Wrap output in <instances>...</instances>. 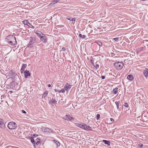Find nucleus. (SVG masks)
I'll return each mask as SVG.
<instances>
[{"label":"nucleus","mask_w":148,"mask_h":148,"mask_svg":"<svg viewBox=\"0 0 148 148\" xmlns=\"http://www.w3.org/2000/svg\"><path fill=\"white\" fill-rule=\"evenodd\" d=\"M5 41L8 44L14 46L17 43L16 37L12 35H9L5 38Z\"/></svg>","instance_id":"f257e3e1"},{"label":"nucleus","mask_w":148,"mask_h":148,"mask_svg":"<svg viewBox=\"0 0 148 148\" xmlns=\"http://www.w3.org/2000/svg\"><path fill=\"white\" fill-rule=\"evenodd\" d=\"M39 42V40L36 37H30L28 47L30 48L32 47H33V45L35 43H38Z\"/></svg>","instance_id":"f03ea898"},{"label":"nucleus","mask_w":148,"mask_h":148,"mask_svg":"<svg viewBox=\"0 0 148 148\" xmlns=\"http://www.w3.org/2000/svg\"><path fill=\"white\" fill-rule=\"evenodd\" d=\"M114 66L117 70H120L123 68L124 63L122 62H118L114 63Z\"/></svg>","instance_id":"7ed1b4c3"},{"label":"nucleus","mask_w":148,"mask_h":148,"mask_svg":"<svg viewBox=\"0 0 148 148\" xmlns=\"http://www.w3.org/2000/svg\"><path fill=\"white\" fill-rule=\"evenodd\" d=\"M7 127L10 130H15L17 128V125L14 122H10L8 124Z\"/></svg>","instance_id":"20e7f679"},{"label":"nucleus","mask_w":148,"mask_h":148,"mask_svg":"<svg viewBox=\"0 0 148 148\" xmlns=\"http://www.w3.org/2000/svg\"><path fill=\"white\" fill-rule=\"evenodd\" d=\"M40 41L43 43H46L47 42V37L46 36V35L43 34L40 37Z\"/></svg>","instance_id":"39448f33"},{"label":"nucleus","mask_w":148,"mask_h":148,"mask_svg":"<svg viewBox=\"0 0 148 148\" xmlns=\"http://www.w3.org/2000/svg\"><path fill=\"white\" fill-rule=\"evenodd\" d=\"M7 74L8 76L10 77H14L16 75V74L15 72H14L12 70H10L8 71Z\"/></svg>","instance_id":"423d86ee"},{"label":"nucleus","mask_w":148,"mask_h":148,"mask_svg":"<svg viewBox=\"0 0 148 148\" xmlns=\"http://www.w3.org/2000/svg\"><path fill=\"white\" fill-rule=\"evenodd\" d=\"M63 119L67 121H71L74 120V118L72 117L69 115H66L65 116H63Z\"/></svg>","instance_id":"0eeeda50"},{"label":"nucleus","mask_w":148,"mask_h":148,"mask_svg":"<svg viewBox=\"0 0 148 148\" xmlns=\"http://www.w3.org/2000/svg\"><path fill=\"white\" fill-rule=\"evenodd\" d=\"M42 131L43 132L48 133H51L52 131V130L50 128L46 127H43L42 128Z\"/></svg>","instance_id":"6e6552de"},{"label":"nucleus","mask_w":148,"mask_h":148,"mask_svg":"<svg viewBox=\"0 0 148 148\" xmlns=\"http://www.w3.org/2000/svg\"><path fill=\"white\" fill-rule=\"evenodd\" d=\"M6 122H5L2 119H0V127L4 128L5 127Z\"/></svg>","instance_id":"1a4fd4ad"},{"label":"nucleus","mask_w":148,"mask_h":148,"mask_svg":"<svg viewBox=\"0 0 148 148\" xmlns=\"http://www.w3.org/2000/svg\"><path fill=\"white\" fill-rule=\"evenodd\" d=\"M23 73H24V77L25 78H27L31 76V73L29 71L25 70Z\"/></svg>","instance_id":"9d476101"},{"label":"nucleus","mask_w":148,"mask_h":148,"mask_svg":"<svg viewBox=\"0 0 148 148\" xmlns=\"http://www.w3.org/2000/svg\"><path fill=\"white\" fill-rule=\"evenodd\" d=\"M72 85L69 84L68 83L66 84L64 86V89L66 91H68V90H69L71 87Z\"/></svg>","instance_id":"9b49d317"},{"label":"nucleus","mask_w":148,"mask_h":148,"mask_svg":"<svg viewBox=\"0 0 148 148\" xmlns=\"http://www.w3.org/2000/svg\"><path fill=\"white\" fill-rule=\"evenodd\" d=\"M34 32L39 37L43 34L41 31L38 30L36 29V28L34 29Z\"/></svg>","instance_id":"f8f14e48"},{"label":"nucleus","mask_w":148,"mask_h":148,"mask_svg":"<svg viewBox=\"0 0 148 148\" xmlns=\"http://www.w3.org/2000/svg\"><path fill=\"white\" fill-rule=\"evenodd\" d=\"M143 74L144 76L146 77L147 78L148 76V69L147 68H145V70L143 71Z\"/></svg>","instance_id":"ddd939ff"},{"label":"nucleus","mask_w":148,"mask_h":148,"mask_svg":"<svg viewBox=\"0 0 148 148\" xmlns=\"http://www.w3.org/2000/svg\"><path fill=\"white\" fill-rule=\"evenodd\" d=\"M27 65L26 64H23L22 65L21 71V73H23V72L25 71V68L26 67Z\"/></svg>","instance_id":"4468645a"},{"label":"nucleus","mask_w":148,"mask_h":148,"mask_svg":"<svg viewBox=\"0 0 148 148\" xmlns=\"http://www.w3.org/2000/svg\"><path fill=\"white\" fill-rule=\"evenodd\" d=\"M127 79L130 81H132L133 80L134 78L133 75H130L127 76Z\"/></svg>","instance_id":"2eb2a0df"},{"label":"nucleus","mask_w":148,"mask_h":148,"mask_svg":"<svg viewBox=\"0 0 148 148\" xmlns=\"http://www.w3.org/2000/svg\"><path fill=\"white\" fill-rule=\"evenodd\" d=\"M15 83L14 82H12L9 85L10 88H12L15 87Z\"/></svg>","instance_id":"dca6fc26"},{"label":"nucleus","mask_w":148,"mask_h":148,"mask_svg":"<svg viewBox=\"0 0 148 148\" xmlns=\"http://www.w3.org/2000/svg\"><path fill=\"white\" fill-rule=\"evenodd\" d=\"M34 138V137H32L31 136H29V138L31 140V143L34 145H34L35 144V142Z\"/></svg>","instance_id":"f3484780"},{"label":"nucleus","mask_w":148,"mask_h":148,"mask_svg":"<svg viewBox=\"0 0 148 148\" xmlns=\"http://www.w3.org/2000/svg\"><path fill=\"white\" fill-rule=\"evenodd\" d=\"M95 67H94V69L96 70L97 69H98L99 67V62L97 61L95 63Z\"/></svg>","instance_id":"a211bd4d"},{"label":"nucleus","mask_w":148,"mask_h":148,"mask_svg":"<svg viewBox=\"0 0 148 148\" xmlns=\"http://www.w3.org/2000/svg\"><path fill=\"white\" fill-rule=\"evenodd\" d=\"M103 142L106 145H107L108 146H110V141H108L107 140H103Z\"/></svg>","instance_id":"6ab92c4d"},{"label":"nucleus","mask_w":148,"mask_h":148,"mask_svg":"<svg viewBox=\"0 0 148 148\" xmlns=\"http://www.w3.org/2000/svg\"><path fill=\"white\" fill-rule=\"evenodd\" d=\"M23 23L24 25H26L29 26V25H30L28 20H25L23 21Z\"/></svg>","instance_id":"aec40b11"},{"label":"nucleus","mask_w":148,"mask_h":148,"mask_svg":"<svg viewBox=\"0 0 148 148\" xmlns=\"http://www.w3.org/2000/svg\"><path fill=\"white\" fill-rule=\"evenodd\" d=\"M35 144L36 145H39L40 143V139L39 138H37L36 140H35Z\"/></svg>","instance_id":"412c9836"},{"label":"nucleus","mask_w":148,"mask_h":148,"mask_svg":"<svg viewBox=\"0 0 148 148\" xmlns=\"http://www.w3.org/2000/svg\"><path fill=\"white\" fill-rule=\"evenodd\" d=\"M118 88L117 87H116L114 88L112 90V92L114 94H116L118 92Z\"/></svg>","instance_id":"4be33fe9"},{"label":"nucleus","mask_w":148,"mask_h":148,"mask_svg":"<svg viewBox=\"0 0 148 148\" xmlns=\"http://www.w3.org/2000/svg\"><path fill=\"white\" fill-rule=\"evenodd\" d=\"M49 103H53L55 104L56 103V102L55 99L52 98L51 101L49 102Z\"/></svg>","instance_id":"5701e85b"},{"label":"nucleus","mask_w":148,"mask_h":148,"mask_svg":"<svg viewBox=\"0 0 148 148\" xmlns=\"http://www.w3.org/2000/svg\"><path fill=\"white\" fill-rule=\"evenodd\" d=\"M67 19L71 21L73 23H74L75 21V18H67Z\"/></svg>","instance_id":"b1692460"},{"label":"nucleus","mask_w":148,"mask_h":148,"mask_svg":"<svg viewBox=\"0 0 148 148\" xmlns=\"http://www.w3.org/2000/svg\"><path fill=\"white\" fill-rule=\"evenodd\" d=\"M79 36L80 38H82L83 39L85 38L86 37V36L85 35H82L81 34H79Z\"/></svg>","instance_id":"393cba45"},{"label":"nucleus","mask_w":148,"mask_h":148,"mask_svg":"<svg viewBox=\"0 0 148 148\" xmlns=\"http://www.w3.org/2000/svg\"><path fill=\"white\" fill-rule=\"evenodd\" d=\"M124 106L126 107V108H128V109H126V110H130V107L129 106V105H128V103H124Z\"/></svg>","instance_id":"a878e982"},{"label":"nucleus","mask_w":148,"mask_h":148,"mask_svg":"<svg viewBox=\"0 0 148 148\" xmlns=\"http://www.w3.org/2000/svg\"><path fill=\"white\" fill-rule=\"evenodd\" d=\"M86 126V124L84 123H82V125L80 128L85 130Z\"/></svg>","instance_id":"bb28decb"},{"label":"nucleus","mask_w":148,"mask_h":148,"mask_svg":"<svg viewBox=\"0 0 148 148\" xmlns=\"http://www.w3.org/2000/svg\"><path fill=\"white\" fill-rule=\"evenodd\" d=\"M91 127L88 125H86V126L85 127V130H91V129H90Z\"/></svg>","instance_id":"cd10ccee"},{"label":"nucleus","mask_w":148,"mask_h":148,"mask_svg":"<svg viewBox=\"0 0 148 148\" xmlns=\"http://www.w3.org/2000/svg\"><path fill=\"white\" fill-rule=\"evenodd\" d=\"M48 93V91H45L44 92L43 95L42 96V97L45 98L46 96L47 95Z\"/></svg>","instance_id":"c85d7f7f"},{"label":"nucleus","mask_w":148,"mask_h":148,"mask_svg":"<svg viewBox=\"0 0 148 148\" xmlns=\"http://www.w3.org/2000/svg\"><path fill=\"white\" fill-rule=\"evenodd\" d=\"M54 141L58 147H59L60 146V143L58 141L56 140H54Z\"/></svg>","instance_id":"c756f323"},{"label":"nucleus","mask_w":148,"mask_h":148,"mask_svg":"<svg viewBox=\"0 0 148 148\" xmlns=\"http://www.w3.org/2000/svg\"><path fill=\"white\" fill-rule=\"evenodd\" d=\"M96 42L99 46H101L102 45V43L99 41H97Z\"/></svg>","instance_id":"7c9ffc66"},{"label":"nucleus","mask_w":148,"mask_h":148,"mask_svg":"<svg viewBox=\"0 0 148 148\" xmlns=\"http://www.w3.org/2000/svg\"><path fill=\"white\" fill-rule=\"evenodd\" d=\"M74 125L75 126L78 127L80 128L82 125V123H75Z\"/></svg>","instance_id":"2f4dec72"},{"label":"nucleus","mask_w":148,"mask_h":148,"mask_svg":"<svg viewBox=\"0 0 148 148\" xmlns=\"http://www.w3.org/2000/svg\"><path fill=\"white\" fill-rule=\"evenodd\" d=\"M115 103L116 104L117 106V108L118 109H119V101H116L115 102Z\"/></svg>","instance_id":"473e14b6"},{"label":"nucleus","mask_w":148,"mask_h":148,"mask_svg":"<svg viewBox=\"0 0 148 148\" xmlns=\"http://www.w3.org/2000/svg\"><path fill=\"white\" fill-rule=\"evenodd\" d=\"M60 0H53L52 1V3H53V4L54 5L55 4L58 2Z\"/></svg>","instance_id":"72a5a7b5"},{"label":"nucleus","mask_w":148,"mask_h":148,"mask_svg":"<svg viewBox=\"0 0 148 148\" xmlns=\"http://www.w3.org/2000/svg\"><path fill=\"white\" fill-rule=\"evenodd\" d=\"M100 114H97V116H96L97 119V120H99L100 118Z\"/></svg>","instance_id":"f704fd0d"},{"label":"nucleus","mask_w":148,"mask_h":148,"mask_svg":"<svg viewBox=\"0 0 148 148\" xmlns=\"http://www.w3.org/2000/svg\"><path fill=\"white\" fill-rule=\"evenodd\" d=\"M54 5L53 4V3H52H52H50L48 5V7H51V6H53V5Z\"/></svg>","instance_id":"c9c22d12"},{"label":"nucleus","mask_w":148,"mask_h":148,"mask_svg":"<svg viewBox=\"0 0 148 148\" xmlns=\"http://www.w3.org/2000/svg\"><path fill=\"white\" fill-rule=\"evenodd\" d=\"M65 89H62L61 90H59V93H60V92H62V93H63L65 91V90H64Z\"/></svg>","instance_id":"e433bc0d"},{"label":"nucleus","mask_w":148,"mask_h":148,"mask_svg":"<svg viewBox=\"0 0 148 148\" xmlns=\"http://www.w3.org/2000/svg\"><path fill=\"white\" fill-rule=\"evenodd\" d=\"M38 136V135L37 134H33L32 136L34 137H36V136Z\"/></svg>","instance_id":"4c0bfd02"},{"label":"nucleus","mask_w":148,"mask_h":148,"mask_svg":"<svg viewBox=\"0 0 148 148\" xmlns=\"http://www.w3.org/2000/svg\"><path fill=\"white\" fill-rule=\"evenodd\" d=\"M138 146H139L141 148H143V145L142 144H140L138 145Z\"/></svg>","instance_id":"58836bf2"},{"label":"nucleus","mask_w":148,"mask_h":148,"mask_svg":"<svg viewBox=\"0 0 148 148\" xmlns=\"http://www.w3.org/2000/svg\"><path fill=\"white\" fill-rule=\"evenodd\" d=\"M119 40V38H113V40L115 41H117Z\"/></svg>","instance_id":"ea45409f"},{"label":"nucleus","mask_w":148,"mask_h":148,"mask_svg":"<svg viewBox=\"0 0 148 148\" xmlns=\"http://www.w3.org/2000/svg\"><path fill=\"white\" fill-rule=\"evenodd\" d=\"M21 112H22L23 113H24V114H25L26 113V112L24 110H21Z\"/></svg>","instance_id":"a19ab883"},{"label":"nucleus","mask_w":148,"mask_h":148,"mask_svg":"<svg viewBox=\"0 0 148 148\" xmlns=\"http://www.w3.org/2000/svg\"><path fill=\"white\" fill-rule=\"evenodd\" d=\"M54 91H55V92H58L59 93V90H58L55 89L54 90Z\"/></svg>","instance_id":"79ce46f5"},{"label":"nucleus","mask_w":148,"mask_h":148,"mask_svg":"<svg viewBox=\"0 0 148 148\" xmlns=\"http://www.w3.org/2000/svg\"><path fill=\"white\" fill-rule=\"evenodd\" d=\"M30 25L31 26L30 27V28H32L33 29H34V26L32 25H31V24Z\"/></svg>","instance_id":"37998d69"},{"label":"nucleus","mask_w":148,"mask_h":148,"mask_svg":"<svg viewBox=\"0 0 148 148\" xmlns=\"http://www.w3.org/2000/svg\"><path fill=\"white\" fill-rule=\"evenodd\" d=\"M101 78L102 79H104L105 78V76H101Z\"/></svg>","instance_id":"c03bdc74"},{"label":"nucleus","mask_w":148,"mask_h":148,"mask_svg":"<svg viewBox=\"0 0 148 148\" xmlns=\"http://www.w3.org/2000/svg\"><path fill=\"white\" fill-rule=\"evenodd\" d=\"M13 92L12 91H10L9 92V93H10V94H12Z\"/></svg>","instance_id":"a18cd8bd"},{"label":"nucleus","mask_w":148,"mask_h":148,"mask_svg":"<svg viewBox=\"0 0 148 148\" xmlns=\"http://www.w3.org/2000/svg\"><path fill=\"white\" fill-rule=\"evenodd\" d=\"M110 120L112 122H113L114 121V119H113L112 118H111Z\"/></svg>","instance_id":"49530a36"},{"label":"nucleus","mask_w":148,"mask_h":148,"mask_svg":"<svg viewBox=\"0 0 148 148\" xmlns=\"http://www.w3.org/2000/svg\"><path fill=\"white\" fill-rule=\"evenodd\" d=\"M65 49H66L65 48H64V47H63V48H62V50H63V51H65Z\"/></svg>","instance_id":"de8ad7c7"},{"label":"nucleus","mask_w":148,"mask_h":148,"mask_svg":"<svg viewBox=\"0 0 148 148\" xmlns=\"http://www.w3.org/2000/svg\"><path fill=\"white\" fill-rule=\"evenodd\" d=\"M47 86L48 87H51V85L50 84H49Z\"/></svg>","instance_id":"09e8293b"},{"label":"nucleus","mask_w":148,"mask_h":148,"mask_svg":"<svg viewBox=\"0 0 148 148\" xmlns=\"http://www.w3.org/2000/svg\"><path fill=\"white\" fill-rule=\"evenodd\" d=\"M91 63L92 65H93L94 64V63H93V62H91Z\"/></svg>","instance_id":"8fccbe9b"},{"label":"nucleus","mask_w":148,"mask_h":148,"mask_svg":"<svg viewBox=\"0 0 148 148\" xmlns=\"http://www.w3.org/2000/svg\"><path fill=\"white\" fill-rule=\"evenodd\" d=\"M90 61L91 62H92V59H90Z\"/></svg>","instance_id":"3c124183"},{"label":"nucleus","mask_w":148,"mask_h":148,"mask_svg":"<svg viewBox=\"0 0 148 148\" xmlns=\"http://www.w3.org/2000/svg\"><path fill=\"white\" fill-rule=\"evenodd\" d=\"M87 45H88V44H86L85 45V47H86V46H87Z\"/></svg>","instance_id":"603ef678"},{"label":"nucleus","mask_w":148,"mask_h":148,"mask_svg":"<svg viewBox=\"0 0 148 148\" xmlns=\"http://www.w3.org/2000/svg\"><path fill=\"white\" fill-rule=\"evenodd\" d=\"M92 66H93V67H95V64H94Z\"/></svg>","instance_id":"864d4df0"},{"label":"nucleus","mask_w":148,"mask_h":148,"mask_svg":"<svg viewBox=\"0 0 148 148\" xmlns=\"http://www.w3.org/2000/svg\"><path fill=\"white\" fill-rule=\"evenodd\" d=\"M127 109H128V108H126V110Z\"/></svg>","instance_id":"5fc2aeb1"},{"label":"nucleus","mask_w":148,"mask_h":148,"mask_svg":"<svg viewBox=\"0 0 148 148\" xmlns=\"http://www.w3.org/2000/svg\"><path fill=\"white\" fill-rule=\"evenodd\" d=\"M52 17H51V19H52Z\"/></svg>","instance_id":"6e6d98bb"}]
</instances>
